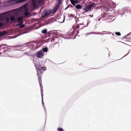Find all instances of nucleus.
<instances>
[{"instance_id":"nucleus-1","label":"nucleus","mask_w":131,"mask_h":131,"mask_svg":"<svg viewBox=\"0 0 131 131\" xmlns=\"http://www.w3.org/2000/svg\"><path fill=\"white\" fill-rule=\"evenodd\" d=\"M35 66L36 68L37 71V75L38 76V81L40 85H41V77L39 75V73H41L43 71L46 70V67H42L41 65L37 63L35 64Z\"/></svg>"},{"instance_id":"nucleus-2","label":"nucleus","mask_w":131,"mask_h":131,"mask_svg":"<svg viewBox=\"0 0 131 131\" xmlns=\"http://www.w3.org/2000/svg\"><path fill=\"white\" fill-rule=\"evenodd\" d=\"M60 5L59 4H57L52 9L47 10L45 13L42 15L43 17H45L47 15H50L51 14H54L55 13L57 10L59 8Z\"/></svg>"},{"instance_id":"nucleus-3","label":"nucleus","mask_w":131,"mask_h":131,"mask_svg":"<svg viewBox=\"0 0 131 131\" xmlns=\"http://www.w3.org/2000/svg\"><path fill=\"white\" fill-rule=\"evenodd\" d=\"M95 5L96 4L95 3H93L85 7L84 9L85 12H87L89 11H91V8Z\"/></svg>"},{"instance_id":"nucleus-4","label":"nucleus","mask_w":131,"mask_h":131,"mask_svg":"<svg viewBox=\"0 0 131 131\" xmlns=\"http://www.w3.org/2000/svg\"><path fill=\"white\" fill-rule=\"evenodd\" d=\"M37 57L38 58H41L42 57L43 54L42 53L41 51H39L37 53Z\"/></svg>"},{"instance_id":"nucleus-5","label":"nucleus","mask_w":131,"mask_h":131,"mask_svg":"<svg viewBox=\"0 0 131 131\" xmlns=\"http://www.w3.org/2000/svg\"><path fill=\"white\" fill-rule=\"evenodd\" d=\"M23 19V17L22 16H20L17 17L16 19V21H17L19 23H20L21 21H23L22 20Z\"/></svg>"},{"instance_id":"nucleus-6","label":"nucleus","mask_w":131,"mask_h":131,"mask_svg":"<svg viewBox=\"0 0 131 131\" xmlns=\"http://www.w3.org/2000/svg\"><path fill=\"white\" fill-rule=\"evenodd\" d=\"M70 2L73 5H76L75 4H78L79 3L78 0H70Z\"/></svg>"},{"instance_id":"nucleus-7","label":"nucleus","mask_w":131,"mask_h":131,"mask_svg":"<svg viewBox=\"0 0 131 131\" xmlns=\"http://www.w3.org/2000/svg\"><path fill=\"white\" fill-rule=\"evenodd\" d=\"M76 8L77 9H81L82 7V5L78 4L77 5H74Z\"/></svg>"},{"instance_id":"nucleus-8","label":"nucleus","mask_w":131,"mask_h":131,"mask_svg":"<svg viewBox=\"0 0 131 131\" xmlns=\"http://www.w3.org/2000/svg\"><path fill=\"white\" fill-rule=\"evenodd\" d=\"M32 4L33 7H35L36 6V1L35 0H32Z\"/></svg>"},{"instance_id":"nucleus-9","label":"nucleus","mask_w":131,"mask_h":131,"mask_svg":"<svg viewBox=\"0 0 131 131\" xmlns=\"http://www.w3.org/2000/svg\"><path fill=\"white\" fill-rule=\"evenodd\" d=\"M10 20L12 21H16V19L13 16H11L10 17Z\"/></svg>"},{"instance_id":"nucleus-10","label":"nucleus","mask_w":131,"mask_h":131,"mask_svg":"<svg viewBox=\"0 0 131 131\" xmlns=\"http://www.w3.org/2000/svg\"><path fill=\"white\" fill-rule=\"evenodd\" d=\"M42 50L43 52H46L48 51V48L47 47H46L44 48H43Z\"/></svg>"},{"instance_id":"nucleus-11","label":"nucleus","mask_w":131,"mask_h":131,"mask_svg":"<svg viewBox=\"0 0 131 131\" xmlns=\"http://www.w3.org/2000/svg\"><path fill=\"white\" fill-rule=\"evenodd\" d=\"M79 25H84V24H79L78 25H77L74 28H75L76 29H78L80 27L79 26Z\"/></svg>"},{"instance_id":"nucleus-12","label":"nucleus","mask_w":131,"mask_h":131,"mask_svg":"<svg viewBox=\"0 0 131 131\" xmlns=\"http://www.w3.org/2000/svg\"><path fill=\"white\" fill-rule=\"evenodd\" d=\"M24 14L25 17H27L28 15V12L27 10L26 11L25 13Z\"/></svg>"},{"instance_id":"nucleus-13","label":"nucleus","mask_w":131,"mask_h":131,"mask_svg":"<svg viewBox=\"0 0 131 131\" xmlns=\"http://www.w3.org/2000/svg\"><path fill=\"white\" fill-rule=\"evenodd\" d=\"M47 31V30L46 29H44L42 30V33L43 34H45L46 33Z\"/></svg>"},{"instance_id":"nucleus-14","label":"nucleus","mask_w":131,"mask_h":131,"mask_svg":"<svg viewBox=\"0 0 131 131\" xmlns=\"http://www.w3.org/2000/svg\"><path fill=\"white\" fill-rule=\"evenodd\" d=\"M6 33L4 31H3L1 32H0V36L4 35L5 34H6Z\"/></svg>"},{"instance_id":"nucleus-15","label":"nucleus","mask_w":131,"mask_h":131,"mask_svg":"<svg viewBox=\"0 0 131 131\" xmlns=\"http://www.w3.org/2000/svg\"><path fill=\"white\" fill-rule=\"evenodd\" d=\"M25 26L24 24H20L19 25V27L20 28H22L24 27Z\"/></svg>"},{"instance_id":"nucleus-16","label":"nucleus","mask_w":131,"mask_h":131,"mask_svg":"<svg viewBox=\"0 0 131 131\" xmlns=\"http://www.w3.org/2000/svg\"><path fill=\"white\" fill-rule=\"evenodd\" d=\"M23 23V21H21L20 22V23H19L18 24H17L16 25V26H19V25L20 24H22Z\"/></svg>"},{"instance_id":"nucleus-17","label":"nucleus","mask_w":131,"mask_h":131,"mask_svg":"<svg viewBox=\"0 0 131 131\" xmlns=\"http://www.w3.org/2000/svg\"><path fill=\"white\" fill-rule=\"evenodd\" d=\"M57 130L59 131H64L63 129L61 128H58L57 129Z\"/></svg>"},{"instance_id":"nucleus-18","label":"nucleus","mask_w":131,"mask_h":131,"mask_svg":"<svg viewBox=\"0 0 131 131\" xmlns=\"http://www.w3.org/2000/svg\"><path fill=\"white\" fill-rule=\"evenodd\" d=\"M116 35L118 36H120L121 35V33L119 32H116L115 33Z\"/></svg>"},{"instance_id":"nucleus-19","label":"nucleus","mask_w":131,"mask_h":131,"mask_svg":"<svg viewBox=\"0 0 131 131\" xmlns=\"http://www.w3.org/2000/svg\"><path fill=\"white\" fill-rule=\"evenodd\" d=\"M18 0H9L8 1V2H15V1H16V2H17Z\"/></svg>"},{"instance_id":"nucleus-20","label":"nucleus","mask_w":131,"mask_h":131,"mask_svg":"<svg viewBox=\"0 0 131 131\" xmlns=\"http://www.w3.org/2000/svg\"><path fill=\"white\" fill-rule=\"evenodd\" d=\"M75 21L77 23L78 21H79V19L77 17H75Z\"/></svg>"},{"instance_id":"nucleus-21","label":"nucleus","mask_w":131,"mask_h":131,"mask_svg":"<svg viewBox=\"0 0 131 131\" xmlns=\"http://www.w3.org/2000/svg\"><path fill=\"white\" fill-rule=\"evenodd\" d=\"M9 18H8L6 17L5 18V20H6V21L8 22L9 21Z\"/></svg>"},{"instance_id":"nucleus-22","label":"nucleus","mask_w":131,"mask_h":131,"mask_svg":"<svg viewBox=\"0 0 131 131\" xmlns=\"http://www.w3.org/2000/svg\"><path fill=\"white\" fill-rule=\"evenodd\" d=\"M3 26V24L2 23H0V28Z\"/></svg>"},{"instance_id":"nucleus-23","label":"nucleus","mask_w":131,"mask_h":131,"mask_svg":"<svg viewBox=\"0 0 131 131\" xmlns=\"http://www.w3.org/2000/svg\"><path fill=\"white\" fill-rule=\"evenodd\" d=\"M7 50H4L2 52H1L0 53V54H1L2 53H4Z\"/></svg>"},{"instance_id":"nucleus-24","label":"nucleus","mask_w":131,"mask_h":131,"mask_svg":"<svg viewBox=\"0 0 131 131\" xmlns=\"http://www.w3.org/2000/svg\"><path fill=\"white\" fill-rule=\"evenodd\" d=\"M55 37H53L51 39V42H52V41L53 42L54 41L55 39Z\"/></svg>"},{"instance_id":"nucleus-25","label":"nucleus","mask_w":131,"mask_h":131,"mask_svg":"<svg viewBox=\"0 0 131 131\" xmlns=\"http://www.w3.org/2000/svg\"><path fill=\"white\" fill-rule=\"evenodd\" d=\"M38 1L39 3H41L42 1V0H38Z\"/></svg>"},{"instance_id":"nucleus-26","label":"nucleus","mask_w":131,"mask_h":131,"mask_svg":"<svg viewBox=\"0 0 131 131\" xmlns=\"http://www.w3.org/2000/svg\"><path fill=\"white\" fill-rule=\"evenodd\" d=\"M41 96L42 99H43V93L41 91Z\"/></svg>"},{"instance_id":"nucleus-27","label":"nucleus","mask_w":131,"mask_h":131,"mask_svg":"<svg viewBox=\"0 0 131 131\" xmlns=\"http://www.w3.org/2000/svg\"><path fill=\"white\" fill-rule=\"evenodd\" d=\"M58 1H59V4H58L60 5L61 3V0H58Z\"/></svg>"},{"instance_id":"nucleus-28","label":"nucleus","mask_w":131,"mask_h":131,"mask_svg":"<svg viewBox=\"0 0 131 131\" xmlns=\"http://www.w3.org/2000/svg\"><path fill=\"white\" fill-rule=\"evenodd\" d=\"M70 6L71 7H73V6H72L71 4H70L69 6H68V7Z\"/></svg>"},{"instance_id":"nucleus-29","label":"nucleus","mask_w":131,"mask_h":131,"mask_svg":"<svg viewBox=\"0 0 131 131\" xmlns=\"http://www.w3.org/2000/svg\"><path fill=\"white\" fill-rule=\"evenodd\" d=\"M3 46H5V45H4L3 44H2L0 46V47H2Z\"/></svg>"},{"instance_id":"nucleus-30","label":"nucleus","mask_w":131,"mask_h":131,"mask_svg":"<svg viewBox=\"0 0 131 131\" xmlns=\"http://www.w3.org/2000/svg\"><path fill=\"white\" fill-rule=\"evenodd\" d=\"M5 48H4V47H1V49L2 50L3 49H5Z\"/></svg>"},{"instance_id":"nucleus-31","label":"nucleus","mask_w":131,"mask_h":131,"mask_svg":"<svg viewBox=\"0 0 131 131\" xmlns=\"http://www.w3.org/2000/svg\"><path fill=\"white\" fill-rule=\"evenodd\" d=\"M18 46H14V47H18Z\"/></svg>"},{"instance_id":"nucleus-32","label":"nucleus","mask_w":131,"mask_h":131,"mask_svg":"<svg viewBox=\"0 0 131 131\" xmlns=\"http://www.w3.org/2000/svg\"><path fill=\"white\" fill-rule=\"evenodd\" d=\"M77 33H78L79 32V31L78 30H77Z\"/></svg>"},{"instance_id":"nucleus-33","label":"nucleus","mask_w":131,"mask_h":131,"mask_svg":"<svg viewBox=\"0 0 131 131\" xmlns=\"http://www.w3.org/2000/svg\"><path fill=\"white\" fill-rule=\"evenodd\" d=\"M101 19L100 18H99L98 19V20L99 21H100V20Z\"/></svg>"},{"instance_id":"nucleus-34","label":"nucleus","mask_w":131,"mask_h":131,"mask_svg":"<svg viewBox=\"0 0 131 131\" xmlns=\"http://www.w3.org/2000/svg\"><path fill=\"white\" fill-rule=\"evenodd\" d=\"M24 7V6H22V7H21V8H23V7Z\"/></svg>"},{"instance_id":"nucleus-35","label":"nucleus","mask_w":131,"mask_h":131,"mask_svg":"<svg viewBox=\"0 0 131 131\" xmlns=\"http://www.w3.org/2000/svg\"><path fill=\"white\" fill-rule=\"evenodd\" d=\"M128 35H126V36H127Z\"/></svg>"},{"instance_id":"nucleus-36","label":"nucleus","mask_w":131,"mask_h":131,"mask_svg":"<svg viewBox=\"0 0 131 131\" xmlns=\"http://www.w3.org/2000/svg\"><path fill=\"white\" fill-rule=\"evenodd\" d=\"M67 1H69V0H67Z\"/></svg>"}]
</instances>
